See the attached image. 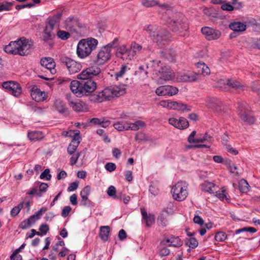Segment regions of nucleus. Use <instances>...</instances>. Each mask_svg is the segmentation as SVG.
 Segmentation results:
<instances>
[{"mask_svg":"<svg viewBox=\"0 0 260 260\" xmlns=\"http://www.w3.org/2000/svg\"><path fill=\"white\" fill-rule=\"evenodd\" d=\"M110 227L109 226H102L100 228V237L102 240L107 241L110 233Z\"/></svg>","mask_w":260,"mask_h":260,"instance_id":"473e14b6","label":"nucleus"},{"mask_svg":"<svg viewBox=\"0 0 260 260\" xmlns=\"http://www.w3.org/2000/svg\"><path fill=\"white\" fill-rule=\"evenodd\" d=\"M221 104L220 101L215 98L208 97L206 99V105L214 110H217Z\"/></svg>","mask_w":260,"mask_h":260,"instance_id":"a878e982","label":"nucleus"},{"mask_svg":"<svg viewBox=\"0 0 260 260\" xmlns=\"http://www.w3.org/2000/svg\"><path fill=\"white\" fill-rule=\"evenodd\" d=\"M91 187L87 185L80 192V196L82 198L81 203L84 206H89L90 204V201L88 200V197L90 194Z\"/></svg>","mask_w":260,"mask_h":260,"instance_id":"aec40b11","label":"nucleus"},{"mask_svg":"<svg viewBox=\"0 0 260 260\" xmlns=\"http://www.w3.org/2000/svg\"><path fill=\"white\" fill-rule=\"evenodd\" d=\"M62 15V13L59 12L53 16L50 17L48 18V24L46 27H47L48 28H50L51 30H53L55 25L59 23Z\"/></svg>","mask_w":260,"mask_h":260,"instance_id":"b1692460","label":"nucleus"},{"mask_svg":"<svg viewBox=\"0 0 260 260\" xmlns=\"http://www.w3.org/2000/svg\"><path fill=\"white\" fill-rule=\"evenodd\" d=\"M141 212L143 222L146 223L147 226H150L155 221L154 215L152 214H147L144 208H141Z\"/></svg>","mask_w":260,"mask_h":260,"instance_id":"5701e85b","label":"nucleus"},{"mask_svg":"<svg viewBox=\"0 0 260 260\" xmlns=\"http://www.w3.org/2000/svg\"><path fill=\"white\" fill-rule=\"evenodd\" d=\"M193 221L194 223L199 224L200 225L204 224L203 219L199 215H196L193 218Z\"/></svg>","mask_w":260,"mask_h":260,"instance_id":"69168bd1","label":"nucleus"},{"mask_svg":"<svg viewBox=\"0 0 260 260\" xmlns=\"http://www.w3.org/2000/svg\"><path fill=\"white\" fill-rule=\"evenodd\" d=\"M59 61L62 67L67 68L70 74L78 73L82 68L81 63L65 55L60 56Z\"/></svg>","mask_w":260,"mask_h":260,"instance_id":"9d476101","label":"nucleus"},{"mask_svg":"<svg viewBox=\"0 0 260 260\" xmlns=\"http://www.w3.org/2000/svg\"><path fill=\"white\" fill-rule=\"evenodd\" d=\"M238 114L241 119L246 124L251 125L254 123L255 119L248 109V105L243 101L238 103Z\"/></svg>","mask_w":260,"mask_h":260,"instance_id":"6e6552de","label":"nucleus"},{"mask_svg":"<svg viewBox=\"0 0 260 260\" xmlns=\"http://www.w3.org/2000/svg\"><path fill=\"white\" fill-rule=\"evenodd\" d=\"M159 224L162 226H166L168 224V221L167 218V215L164 213H161L158 218Z\"/></svg>","mask_w":260,"mask_h":260,"instance_id":"c03bdc74","label":"nucleus"},{"mask_svg":"<svg viewBox=\"0 0 260 260\" xmlns=\"http://www.w3.org/2000/svg\"><path fill=\"white\" fill-rule=\"evenodd\" d=\"M125 93V88L117 85L105 88L102 91L94 94V100L97 102L110 100L111 99L121 96Z\"/></svg>","mask_w":260,"mask_h":260,"instance_id":"20e7f679","label":"nucleus"},{"mask_svg":"<svg viewBox=\"0 0 260 260\" xmlns=\"http://www.w3.org/2000/svg\"><path fill=\"white\" fill-rule=\"evenodd\" d=\"M160 244L162 245H168L169 246L178 247L181 246L182 242L178 237L171 236L168 237H165L161 241Z\"/></svg>","mask_w":260,"mask_h":260,"instance_id":"f3484780","label":"nucleus"},{"mask_svg":"<svg viewBox=\"0 0 260 260\" xmlns=\"http://www.w3.org/2000/svg\"><path fill=\"white\" fill-rule=\"evenodd\" d=\"M64 27L70 31L78 32V29L85 27L84 24L80 22L77 17L71 16L67 18L64 22Z\"/></svg>","mask_w":260,"mask_h":260,"instance_id":"ddd939ff","label":"nucleus"},{"mask_svg":"<svg viewBox=\"0 0 260 260\" xmlns=\"http://www.w3.org/2000/svg\"><path fill=\"white\" fill-rule=\"evenodd\" d=\"M129 48H126L125 45H122L119 47L116 51V55L117 57H120L124 53H125Z\"/></svg>","mask_w":260,"mask_h":260,"instance_id":"09e8293b","label":"nucleus"},{"mask_svg":"<svg viewBox=\"0 0 260 260\" xmlns=\"http://www.w3.org/2000/svg\"><path fill=\"white\" fill-rule=\"evenodd\" d=\"M145 123L144 121L141 120H137L134 123H130L129 125H126V131L131 129L133 131H137L140 128L144 127Z\"/></svg>","mask_w":260,"mask_h":260,"instance_id":"c756f323","label":"nucleus"},{"mask_svg":"<svg viewBox=\"0 0 260 260\" xmlns=\"http://www.w3.org/2000/svg\"><path fill=\"white\" fill-rule=\"evenodd\" d=\"M170 253V250L166 247L162 248L159 251V254L161 257L168 255Z\"/></svg>","mask_w":260,"mask_h":260,"instance_id":"13d9d810","label":"nucleus"},{"mask_svg":"<svg viewBox=\"0 0 260 260\" xmlns=\"http://www.w3.org/2000/svg\"><path fill=\"white\" fill-rule=\"evenodd\" d=\"M79 131L75 134L74 137L73 138L71 143L68 147V152L71 155L73 154L76 151L79 145L80 137L79 136Z\"/></svg>","mask_w":260,"mask_h":260,"instance_id":"4be33fe9","label":"nucleus"},{"mask_svg":"<svg viewBox=\"0 0 260 260\" xmlns=\"http://www.w3.org/2000/svg\"><path fill=\"white\" fill-rule=\"evenodd\" d=\"M49 230V226L46 224H42L40 228V231L44 235H46Z\"/></svg>","mask_w":260,"mask_h":260,"instance_id":"bf43d9fd","label":"nucleus"},{"mask_svg":"<svg viewBox=\"0 0 260 260\" xmlns=\"http://www.w3.org/2000/svg\"><path fill=\"white\" fill-rule=\"evenodd\" d=\"M119 58H121L122 59L125 61H129L133 58L129 51V49H128L125 53H124V54L121 55V56H120Z\"/></svg>","mask_w":260,"mask_h":260,"instance_id":"864d4df0","label":"nucleus"},{"mask_svg":"<svg viewBox=\"0 0 260 260\" xmlns=\"http://www.w3.org/2000/svg\"><path fill=\"white\" fill-rule=\"evenodd\" d=\"M13 5L12 2H5L0 4V12L3 11H9L11 9L10 7Z\"/></svg>","mask_w":260,"mask_h":260,"instance_id":"a18cd8bd","label":"nucleus"},{"mask_svg":"<svg viewBox=\"0 0 260 260\" xmlns=\"http://www.w3.org/2000/svg\"><path fill=\"white\" fill-rule=\"evenodd\" d=\"M2 86L15 96H19L22 92L19 84L13 81L4 82L2 84Z\"/></svg>","mask_w":260,"mask_h":260,"instance_id":"4468645a","label":"nucleus"},{"mask_svg":"<svg viewBox=\"0 0 260 260\" xmlns=\"http://www.w3.org/2000/svg\"><path fill=\"white\" fill-rule=\"evenodd\" d=\"M165 57L171 61L175 60V53L172 50H166L165 51Z\"/></svg>","mask_w":260,"mask_h":260,"instance_id":"603ef678","label":"nucleus"},{"mask_svg":"<svg viewBox=\"0 0 260 260\" xmlns=\"http://www.w3.org/2000/svg\"><path fill=\"white\" fill-rule=\"evenodd\" d=\"M107 194L110 197H114L116 193V188L114 186L111 185L107 189Z\"/></svg>","mask_w":260,"mask_h":260,"instance_id":"680f3d73","label":"nucleus"},{"mask_svg":"<svg viewBox=\"0 0 260 260\" xmlns=\"http://www.w3.org/2000/svg\"><path fill=\"white\" fill-rule=\"evenodd\" d=\"M40 178L42 179L46 178V180H50L51 178V175L50 174V170L46 169L40 175Z\"/></svg>","mask_w":260,"mask_h":260,"instance_id":"3c124183","label":"nucleus"},{"mask_svg":"<svg viewBox=\"0 0 260 260\" xmlns=\"http://www.w3.org/2000/svg\"><path fill=\"white\" fill-rule=\"evenodd\" d=\"M97 84L94 80L86 81L73 80L70 83V89L78 97L88 95L96 89Z\"/></svg>","mask_w":260,"mask_h":260,"instance_id":"f03ea898","label":"nucleus"},{"mask_svg":"<svg viewBox=\"0 0 260 260\" xmlns=\"http://www.w3.org/2000/svg\"><path fill=\"white\" fill-rule=\"evenodd\" d=\"M24 202H21L18 206L14 207L11 211V215L15 217L20 212L21 209L23 207Z\"/></svg>","mask_w":260,"mask_h":260,"instance_id":"4c0bfd02","label":"nucleus"},{"mask_svg":"<svg viewBox=\"0 0 260 260\" xmlns=\"http://www.w3.org/2000/svg\"><path fill=\"white\" fill-rule=\"evenodd\" d=\"M40 63L42 67L48 70L52 74H54L56 73L55 63L53 58L51 57L42 58Z\"/></svg>","mask_w":260,"mask_h":260,"instance_id":"a211bd4d","label":"nucleus"},{"mask_svg":"<svg viewBox=\"0 0 260 260\" xmlns=\"http://www.w3.org/2000/svg\"><path fill=\"white\" fill-rule=\"evenodd\" d=\"M156 74L161 80L167 81L171 80L174 77V74L170 69L163 65L160 61H153Z\"/></svg>","mask_w":260,"mask_h":260,"instance_id":"9b49d317","label":"nucleus"},{"mask_svg":"<svg viewBox=\"0 0 260 260\" xmlns=\"http://www.w3.org/2000/svg\"><path fill=\"white\" fill-rule=\"evenodd\" d=\"M173 110L178 111H190V108H188L187 105L181 103L174 101L173 104Z\"/></svg>","mask_w":260,"mask_h":260,"instance_id":"c9c22d12","label":"nucleus"},{"mask_svg":"<svg viewBox=\"0 0 260 260\" xmlns=\"http://www.w3.org/2000/svg\"><path fill=\"white\" fill-rule=\"evenodd\" d=\"M28 138L32 141L42 140L44 138V134L40 131H32L28 133Z\"/></svg>","mask_w":260,"mask_h":260,"instance_id":"72a5a7b5","label":"nucleus"},{"mask_svg":"<svg viewBox=\"0 0 260 260\" xmlns=\"http://www.w3.org/2000/svg\"><path fill=\"white\" fill-rule=\"evenodd\" d=\"M126 68V67L125 66H122L120 70L115 73V78L117 80H118L120 78L123 76L125 73Z\"/></svg>","mask_w":260,"mask_h":260,"instance_id":"8fccbe9b","label":"nucleus"},{"mask_svg":"<svg viewBox=\"0 0 260 260\" xmlns=\"http://www.w3.org/2000/svg\"><path fill=\"white\" fill-rule=\"evenodd\" d=\"M69 105L75 111L78 112H85L87 109V106L85 104L80 102L71 101L69 103Z\"/></svg>","mask_w":260,"mask_h":260,"instance_id":"bb28decb","label":"nucleus"},{"mask_svg":"<svg viewBox=\"0 0 260 260\" xmlns=\"http://www.w3.org/2000/svg\"><path fill=\"white\" fill-rule=\"evenodd\" d=\"M201 186L203 190L210 193H214L215 191L216 186L213 183L209 181H205L202 184Z\"/></svg>","mask_w":260,"mask_h":260,"instance_id":"2f4dec72","label":"nucleus"},{"mask_svg":"<svg viewBox=\"0 0 260 260\" xmlns=\"http://www.w3.org/2000/svg\"><path fill=\"white\" fill-rule=\"evenodd\" d=\"M178 92L177 88L170 85L160 86L155 90L156 94L158 96H172L177 94Z\"/></svg>","mask_w":260,"mask_h":260,"instance_id":"2eb2a0df","label":"nucleus"},{"mask_svg":"<svg viewBox=\"0 0 260 260\" xmlns=\"http://www.w3.org/2000/svg\"><path fill=\"white\" fill-rule=\"evenodd\" d=\"M196 73L205 76L210 73V70L204 62H198L196 64Z\"/></svg>","mask_w":260,"mask_h":260,"instance_id":"393cba45","label":"nucleus"},{"mask_svg":"<svg viewBox=\"0 0 260 260\" xmlns=\"http://www.w3.org/2000/svg\"><path fill=\"white\" fill-rule=\"evenodd\" d=\"M114 128L119 131L126 130V125H124L119 122H117L113 125Z\"/></svg>","mask_w":260,"mask_h":260,"instance_id":"4d7b16f0","label":"nucleus"},{"mask_svg":"<svg viewBox=\"0 0 260 260\" xmlns=\"http://www.w3.org/2000/svg\"><path fill=\"white\" fill-rule=\"evenodd\" d=\"M52 31V30H51L50 28H48L47 27H46L43 35L44 41L48 42V44L50 46L53 45L52 40L55 37V35Z\"/></svg>","mask_w":260,"mask_h":260,"instance_id":"cd10ccee","label":"nucleus"},{"mask_svg":"<svg viewBox=\"0 0 260 260\" xmlns=\"http://www.w3.org/2000/svg\"><path fill=\"white\" fill-rule=\"evenodd\" d=\"M249 185L244 179H241L239 182V189L242 193H246L249 191Z\"/></svg>","mask_w":260,"mask_h":260,"instance_id":"f704fd0d","label":"nucleus"},{"mask_svg":"<svg viewBox=\"0 0 260 260\" xmlns=\"http://www.w3.org/2000/svg\"><path fill=\"white\" fill-rule=\"evenodd\" d=\"M225 148L228 152L233 154L237 155L238 153V151L237 150L233 148L231 145L225 144Z\"/></svg>","mask_w":260,"mask_h":260,"instance_id":"052dcab7","label":"nucleus"},{"mask_svg":"<svg viewBox=\"0 0 260 260\" xmlns=\"http://www.w3.org/2000/svg\"><path fill=\"white\" fill-rule=\"evenodd\" d=\"M57 36L61 40H66L69 38L70 34L67 31L59 30L57 31Z\"/></svg>","mask_w":260,"mask_h":260,"instance_id":"de8ad7c7","label":"nucleus"},{"mask_svg":"<svg viewBox=\"0 0 260 260\" xmlns=\"http://www.w3.org/2000/svg\"><path fill=\"white\" fill-rule=\"evenodd\" d=\"M126 237V234L125 231L121 229L119 231L118 233V238L120 240H123Z\"/></svg>","mask_w":260,"mask_h":260,"instance_id":"774afa93","label":"nucleus"},{"mask_svg":"<svg viewBox=\"0 0 260 260\" xmlns=\"http://www.w3.org/2000/svg\"><path fill=\"white\" fill-rule=\"evenodd\" d=\"M117 44L118 39H115L112 43L103 47L96 55L92 56V61L98 65L104 64L110 58L111 48L116 47Z\"/></svg>","mask_w":260,"mask_h":260,"instance_id":"0eeeda50","label":"nucleus"},{"mask_svg":"<svg viewBox=\"0 0 260 260\" xmlns=\"http://www.w3.org/2000/svg\"><path fill=\"white\" fill-rule=\"evenodd\" d=\"M227 84L229 86L235 89H243V86L241 85V84L238 81L234 80H228Z\"/></svg>","mask_w":260,"mask_h":260,"instance_id":"ea45409f","label":"nucleus"},{"mask_svg":"<svg viewBox=\"0 0 260 260\" xmlns=\"http://www.w3.org/2000/svg\"><path fill=\"white\" fill-rule=\"evenodd\" d=\"M31 224L27 219L23 220L19 225V227L22 229H26L30 226Z\"/></svg>","mask_w":260,"mask_h":260,"instance_id":"e2e57ef3","label":"nucleus"},{"mask_svg":"<svg viewBox=\"0 0 260 260\" xmlns=\"http://www.w3.org/2000/svg\"><path fill=\"white\" fill-rule=\"evenodd\" d=\"M30 95L32 99L38 102L43 101L46 98V94L44 91H42L40 89L34 87L31 91Z\"/></svg>","mask_w":260,"mask_h":260,"instance_id":"412c9836","label":"nucleus"},{"mask_svg":"<svg viewBox=\"0 0 260 260\" xmlns=\"http://www.w3.org/2000/svg\"><path fill=\"white\" fill-rule=\"evenodd\" d=\"M142 4L146 7H150L159 5L158 2L154 0H143Z\"/></svg>","mask_w":260,"mask_h":260,"instance_id":"49530a36","label":"nucleus"},{"mask_svg":"<svg viewBox=\"0 0 260 260\" xmlns=\"http://www.w3.org/2000/svg\"><path fill=\"white\" fill-rule=\"evenodd\" d=\"M168 22L172 31L174 32H182L188 28L187 19L180 13H176L172 17H169Z\"/></svg>","mask_w":260,"mask_h":260,"instance_id":"423d86ee","label":"nucleus"},{"mask_svg":"<svg viewBox=\"0 0 260 260\" xmlns=\"http://www.w3.org/2000/svg\"><path fill=\"white\" fill-rule=\"evenodd\" d=\"M54 108L59 113H64L66 109L63 102L60 100L55 101L54 102Z\"/></svg>","mask_w":260,"mask_h":260,"instance_id":"e433bc0d","label":"nucleus"},{"mask_svg":"<svg viewBox=\"0 0 260 260\" xmlns=\"http://www.w3.org/2000/svg\"><path fill=\"white\" fill-rule=\"evenodd\" d=\"M221 9L223 10L231 11L234 10V7L229 4H225L221 6Z\"/></svg>","mask_w":260,"mask_h":260,"instance_id":"338daca9","label":"nucleus"},{"mask_svg":"<svg viewBox=\"0 0 260 260\" xmlns=\"http://www.w3.org/2000/svg\"><path fill=\"white\" fill-rule=\"evenodd\" d=\"M226 238V234L223 232H218L215 235V240L218 242H223Z\"/></svg>","mask_w":260,"mask_h":260,"instance_id":"37998d69","label":"nucleus"},{"mask_svg":"<svg viewBox=\"0 0 260 260\" xmlns=\"http://www.w3.org/2000/svg\"><path fill=\"white\" fill-rule=\"evenodd\" d=\"M143 30L149 34L152 41L160 47L165 45L171 38L170 34L166 29L155 25H145L143 27Z\"/></svg>","mask_w":260,"mask_h":260,"instance_id":"f257e3e1","label":"nucleus"},{"mask_svg":"<svg viewBox=\"0 0 260 260\" xmlns=\"http://www.w3.org/2000/svg\"><path fill=\"white\" fill-rule=\"evenodd\" d=\"M78 186V183L76 182H73L70 184L68 188V191H73L77 189Z\"/></svg>","mask_w":260,"mask_h":260,"instance_id":"0e129e2a","label":"nucleus"},{"mask_svg":"<svg viewBox=\"0 0 260 260\" xmlns=\"http://www.w3.org/2000/svg\"><path fill=\"white\" fill-rule=\"evenodd\" d=\"M105 168L106 170L111 172L116 169V166L115 164L113 162H108L105 165Z\"/></svg>","mask_w":260,"mask_h":260,"instance_id":"5fc2aeb1","label":"nucleus"},{"mask_svg":"<svg viewBox=\"0 0 260 260\" xmlns=\"http://www.w3.org/2000/svg\"><path fill=\"white\" fill-rule=\"evenodd\" d=\"M31 44L28 40L20 39L17 41L11 42L4 48L8 54L25 56L30 52Z\"/></svg>","mask_w":260,"mask_h":260,"instance_id":"7ed1b4c3","label":"nucleus"},{"mask_svg":"<svg viewBox=\"0 0 260 260\" xmlns=\"http://www.w3.org/2000/svg\"><path fill=\"white\" fill-rule=\"evenodd\" d=\"M101 72V69L97 67L93 66L87 68L78 75L77 78L79 81L94 80L93 77L99 75Z\"/></svg>","mask_w":260,"mask_h":260,"instance_id":"f8f14e48","label":"nucleus"},{"mask_svg":"<svg viewBox=\"0 0 260 260\" xmlns=\"http://www.w3.org/2000/svg\"><path fill=\"white\" fill-rule=\"evenodd\" d=\"M174 102V101H172L169 100H162L160 101L159 105L164 108H166L169 109H173Z\"/></svg>","mask_w":260,"mask_h":260,"instance_id":"58836bf2","label":"nucleus"},{"mask_svg":"<svg viewBox=\"0 0 260 260\" xmlns=\"http://www.w3.org/2000/svg\"><path fill=\"white\" fill-rule=\"evenodd\" d=\"M229 27L235 31H243L246 28V25L240 22H234L229 24Z\"/></svg>","mask_w":260,"mask_h":260,"instance_id":"c85d7f7f","label":"nucleus"},{"mask_svg":"<svg viewBox=\"0 0 260 260\" xmlns=\"http://www.w3.org/2000/svg\"><path fill=\"white\" fill-rule=\"evenodd\" d=\"M186 244L188 246L189 248H195L198 245V242L196 238L190 237L186 240Z\"/></svg>","mask_w":260,"mask_h":260,"instance_id":"a19ab883","label":"nucleus"},{"mask_svg":"<svg viewBox=\"0 0 260 260\" xmlns=\"http://www.w3.org/2000/svg\"><path fill=\"white\" fill-rule=\"evenodd\" d=\"M145 68L147 69L148 67H145L144 66H140L139 67L138 70L136 71L135 75H139L141 76H145L147 75L148 72L145 69Z\"/></svg>","mask_w":260,"mask_h":260,"instance_id":"79ce46f5","label":"nucleus"},{"mask_svg":"<svg viewBox=\"0 0 260 260\" xmlns=\"http://www.w3.org/2000/svg\"><path fill=\"white\" fill-rule=\"evenodd\" d=\"M169 122L170 124L179 129H184L189 126L188 121L184 117H180L179 119L171 118L169 119Z\"/></svg>","mask_w":260,"mask_h":260,"instance_id":"6ab92c4d","label":"nucleus"},{"mask_svg":"<svg viewBox=\"0 0 260 260\" xmlns=\"http://www.w3.org/2000/svg\"><path fill=\"white\" fill-rule=\"evenodd\" d=\"M129 51L132 55L133 58L137 54L140 53L142 49L141 45L136 43L135 42L132 43Z\"/></svg>","mask_w":260,"mask_h":260,"instance_id":"7c9ffc66","label":"nucleus"},{"mask_svg":"<svg viewBox=\"0 0 260 260\" xmlns=\"http://www.w3.org/2000/svg\"><path fill=\"white\" fill-rule=\"evenodd\" d=\"M187 184L185 181H178L173 186L171 192L174 200L178 201L184 200L187 196Z\"/></svg>","mask_w":260,"mask_h":260,"instance_id":"1a4fd4ad","label":"nucleus"},{"mask_svg":"<svg viewBox=\"0 0 260 260\" xmlns=\"http://www.w3.org/2000/svg\"><path fill=\"white\" fill-rule=\"evenodd\" d=\"M98 41L92 38H88L80 40L77 47V54L81 58L89 56L92 51L95 49Z\"/></svg>","mask_w":260,"mask_h":260,"instance_id":"39448f33","label":"nucleus"},{"mask_svg":"<svg viewBox=\"0 0 260 260\" xmlns=\"http://www.w3.org/2000/svg\"><path fill=\"white\" fill-rule=\"evenodd\" d=\"M202 32L208 40L218 39L221 36V32L219 30L207 26L202 28Z\"/></svg>","mask_w":260,"mask_h":260,"instance_id":"dca6fc26","label":"nucleus"},{"mask_svg":"<svg viewBox=\"0 0 260 260\" xmlns=\"http://www.w3.org/2000/svg\"><path fill=\"white\" fill-rule=\"evenodd\" d=\"M72 208L69 206H65L61 211V216L63 217H66L71 212Z\"/></svg>","mask_w":260,"mask_h":260,"instance_id":"6e6d98bb","label":"nucleus"}]
</instances>
